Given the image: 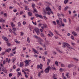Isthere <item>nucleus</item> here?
I'll use <instances>...</instances> for the list:
<instances>
[{"mask_svg": "<svg viewBox=\"0 0 79 79\" xmlns=\"http://www.w3.org/2000/svg\"><path fill=\"white\" fill-rule=\"evenodd\" d=\"M63 44V45H62V47H63V48H65L66 46L67 47V50H69V49H70V48H71V49H73V50H74V49H73L71 46H70V45H69L67 43H64Z\"/></svg>", "mask_w": 79, "mask_h": 79, "instance_id": "obj_1", "label": "nucleus"}, {"mask_svg": "<svg viewBox=\"0 0 79 79\" xmlns=\"http://www.w3.org/2000/svg\"><path fill=\"white\" fill-rule=\"evenodd\" d=\"M50 69H52L51 67H50V66L48 67L47 68L45 69L44 71L45 72V73H48L49 72V71Z\"/></svg>", "mask_w": 79, "mask_h": 79, "instance_id": "obj_2", "label": "nucleus"}, {"mask_svg": "<svg viewBox=\"0 0 79 79\" xmlns=\"http://www.w3.org/2000/svg\"><path fill=\"white\" fill-rule=\"evenodd\" d=\"M31 61V60H27L24 61L25 64H26L25 65V66H29V62H30Z\"/></svg>", "mask_w": 79, "mask_h": 79, "instance_id": "obj_3", "label": "nucleus"}, {"mask_svg": "<svg viewBox=\"0 0 79 79\" xmlns=\"http://www.w3.org/2000/svg\"><path fill=\"white\" fill-rule=\"evenodd\" d=\"M34 30L37 34V35H39L40 34V31H39V29L38 28L35 29Z\"/></svg>", "mask_w": 79, "mask_h": 79, "instance_id": "obj_4", "label": "nucleus"}, {"mask_svg": "<svg viewBox=\"0 0 79 79\" xmlns=\"http://www.w3.org/2000/svg\"><path fill=\"white\" fill-rule=\"evenodd\" d=\"M2 39L5 40V41H6V42H8V39H7V37H5L4 36H3L2 37Z\"/></svg>", "mask_w": 79, "mask_h": 79, "instance_id": "obj_5", "label": "nucleus"}, {"mask_svg": "<svg viewBox=\"0 0 79 79\" xmlns=\"http://www.w3.org/2000/svg\"><path fill=\"white\" fill-rule=\"evenodd\" d=\"M46 11H52V10H51V9L50 8V7H49L46 8Z\"/></svg>", "mask_w": 79, "mask_h": 79, "instance_id": "obj_6", "label": "nucleus"}, {"mask_svg": "<svg viewBox=\"0 0 79 79\" xmlns=\"http://www.w3.org/2000/svg\"><path fill=\"white\" fill-rule=\"evenodd\" d=\"M73 66H74L73 64H69L68 65V68H71Z\"/></svg>", "mask_w": 79, "mask_h": 79, "instance_id": "obj_7", "label": "nucleus"}, {"mask_svg": "<svg viewBox=\"0 0 79 79\" xmlns=\"http://www.w3.org/2000/svg\"><path fill=\"white\" fill-rule=\"evenodd\" d=\"M11 48H9L8 49H7L6 50L5 52H10V51H11Z\"/></svg>", "mask_w": 79, "mask_h": 79, "instance_id": "obj_8", "label": "nucleus"}, {"mask_svg": "<svg viewBox=\"0 0 79 79\" xmlns=\"http://www.w3.org/2000/svg\"><path fill=\"white\" fill-rule=\"evenodd\" d=\"M72 34H73V35H74V36L77 35V33H76V32H75V31L72 32Z\"/></svg>", "mask_w": 79, "mask_h": 79, "instance_id": "obj_9", "label": "nucleus"}, {"mask_svg": "<svg viewBox=\"0 0 79 79\" xmlns=\"http://www.w3.org/2000/svg\"><path fill=\"white\" fill-rule=\"evenodd\" d=\"M50 60L49 59H48V62H47V64L48 66L49 65V63H50Z\"/></svg>", "mask_w": 79, "mask_h": 79, "instance_id": "obj_10", "label": "nucleus"}, {"mask_svg": "<svg viewBox=\"0 0 79 79\" xmlns=\"http://www.w3.org/2000/svg\"><path fill=\"white\" fill-rule=\"evenodd\" d=\"M41 73H43V70L41 71L40 72H39L38 73V76L40 77V76H41Z\"/></svg>", "mask_w": 79, "mask_h": 79, "instance_id": "obj_11", "label": "nucleus"}, {"mask_svg": "<svg viewBox=\"0 0 79 79\" xmlns=\"http://www.w3.org/2000/svg\"><path fill=\"white\" fill-rule=\"evenodd\" d=\"M11 26L13 27H15V24H13V23L12 22L11 23Z\"/></svg>", "mask_w": 79, "mask_h": 79, "instance_id": "obj_12", "label": "nucleus"}, {"mask_svg": "<svg viewBox=\"0 0 79 79\" xmlns=\"http://www.w3.org/2000/svg\"><path fill=\"white\" fill-rule=\"evenodd\" d=\"M28 14L29 16H32V13L31 12H28Z\"/></svg>", "mask_w": 79, "mask_h": 79, "instance_id": "obj_13", "label": "nucleus"}, {"mask_svg": "<svg viewBox=\"0 0 79 79\" xmlns=\"http://www.w3.org/2000/svg\"><path fill=\"white\" fill-rule=\"evenodd\" d=\"M38 39V40L39 41V42H44V40H43L41 39L40 38H39Z\"/></svg>", "mask_w": 79, "mask_h": 79, "instance_id": "obj_14", "label": "nucleus"}, {"mask_svg": "<svg viewBox=\"0 0 79 79\" xmlns=\"http://www.w3.org/2000/svg\"><path fill=\"white\" fill-rule=\"evenodd\" d=\"M0 22L2 23V22H4L5 23V20H3L2 19H0Z\"/></svg>", "mask_w": 79, "mask_h": 79, "instance_id": "obj_15", "label": "nucleus"}, {"mask_svg": "<svg viewBox=\"0 0 79 79\" xmlns=\"http://www.w3.org/2000/svg\"><path fill=\"white\" fill-rule=\"evenodd\" d=\"M56 75L55 74H53V79L54 78H55L56 77Z\"/></svg>", "mask_w": 79, "mask_h": 79, "instance_id": "obj_16", "label": "nucleus"}, {"mask_svg": "<svg viewBox=\"0 0 79 79\" xmlns=\"http://www.w3.org/2000/svg\"><path fill=\"white\" fill-rule=\"evenodd\" d=\"M59 20L61 24V25L62 24V19L61 18H59Z\"/></svg>", "mask_w": 79, "mask_h": 79, "instance_id": "obj_17", "label": "nucleus"}, {"mask_svg": "<svg viewBox=\"0 0 79 79\" xmlns=\"http://www.w3.org/2000/svg\"><path fill=\"white\" fill-rule=\"evenodd\" d=\"M68 2V0H65L64 2V4H67Z\"/></svg>", "mask_w": 79, "mask_h": 79, "instance_id": "obj_18", "label": "nucleus"}, {"mask_svg": "<svg viewBox=\"0 0 79 79\" xmlns=\"http://www.w3.org/2000/svg\"><path fill=\"white\" fill-rule=\"evenodd\" d=\"M35 4H32V7L33 8V9L34 8H35L34 7V6H35Z\"/></svg>", "mask_w": 79, "mask_h": 79, "instance_id": "obj_19", "label": "nucleus"}, {"mask_svg": "<svg viewBox=\"0 0 79 79\" xmlns=\"http://www.w3.org/2000/svg\"><path fill=\"white\" fill-rule=\"evenodd\" d=\"M12 30H13L14 31H16V28L15 27V28H12Z\"/></svg>", "mask_w": 79, "mask_h": 79, "instance_id": "obj_20", "label": "nucleus"}, {"mask_svg": "<svg viewBox=\"0 0 79 79\" xmlns=\"http://www.w3.org/2000/svg\"><path fill=\"white\" fill-rule=\"evenodd\" d=\"M56 23H57L58 25H60V21H59L58 20H57Z\"/></svg>", "mask_w": 79, "mask_h": 79, "instance_id": "obj_21", "label": "nucleus"}, {"mask_svg": "<svg viewBox=\"0 0 79 79\" xmlns=\"http://www.w3.org/2000/svg\"><path fill=\"white\" fill-rule=\"evenodd\" d=\"M32 49L33 50V51H34L35 53H37V51L36 50H35V49L34 48H32Z\"/></svg>", "mask_w": 79, "mask_h": 79, "instance_id": "obj_22", "label": "nucleus"}, {"mask_svg": "<svg viewBox=\"0 0 79 79\" xmlns=\"http://www.w3.org/2000/svg\"><path fill=\"white\" fill-rule=\"evenodd\" d=\"M33 9V11H34V12H35V13H37V10H36V9L35 8H34Z\"/></svg>", "mask_w": 79, "mask_h": 79, "instance_id": "obj_23", "label": "nucleus"}, {"mask_svg": "<svg viewBox=\"0 0 79 79\" xmlns=\"http://www.w3.org/2000/svg\"><path fill=\"white\" fill-rule=\"evenodd\" d=\"M23 65H24V64H23V63H20V66L21 67H22V66H23Z\"/></svg>", "mask_w": 79, "mask_h": 79, "instance_id": "obj_24", "label": "nucleus"}, {"mask_svg": "<svg viewBox=\"0 0 79 79\" xmlns=\"http://www.w3.org/2000/svg\"><path fill=\"white\" fill-rule=\"evenodd\" d=\"M43 27H44V28H47V25L45 24H43Z\"/></svg>", "mask_w": 79, "mask_h": 79, "instance_id": "obj_25", "label": "nucleus"}, {"mask_svg": "<svg viewBox=\"0 0 79 79\" xmlns=\"http://www.w3.org/2000/svg\"><path fill=\"white\" fill-rule=\"evenodd\" d=\"M27 41L28 42V43H30V40H29V37L27 38Z\"/></svg>", "mask_w": 79, "mask_h": 79, "instance_id": "obj_26", "label": "nucleus"}, {"mask_svg": "<svg viewBox=\"0 0 79 79\" xmlns=\"http://www.w3.org/2000/svg\"><path fill=\"white\" fill-rule=\"evenodd\" d=\"M25 10H29V8H27V6H26L25 8Z\"/></svg>", "mask_w": 79, "mask_h": 79, "instance_id": "obj_27", "label": "nucleus"}, {"mask_svg": "<svg viewBox=\"0 0 79 79\" xmlns=\"http://www.w3.org/2000/svg\"><path fill=\"white\" fill-rule=\"evenodd\" d=\"M55 64H56V66H58V63L57 61H56L55 62Z\"/></svg>", "mask_w": 79, "mask_h": 79, "instance_id": "obj_28", "label": "nucleus"}, {"mask_svg": "<svg viewBox=\"0 0 79 79\" xmlns=\"http://www.w3.org/2000/svg\"><path fill=\"white\" fill-rule=\"evenodd\" d=\"M38 17H39L40 18H41L42 19H43V17H42V16L40 15H39V16Z\"/></svg>", "mask_w": 79, "mask_h": 79, "instance_id": "obj_29", "label": "nucleus"}, {"mask_svg": "<svg viewBox=\"0 0 79 79\" xmlns=\"http://www.w3.org/2000/svg\"><path fill=\"white\" fill-rule=\"evenodd\" d=\"M24 70L25 71H28V72H29V70L27 69H25Z\"/></svg>", "mask_w": 79, "mask_h": 79, "instance_id": "obj_30", "label": "nucleus"}, {"mask_svg": "<svg viewBox=\"0 0 79 79\" xmlns=\"http://www.w3.org/2000/svg\"><path fill=\"white\" fill-rule=\"evenodd\" d=\"M61 6H59L58 10H61Z\"/></svg>", "mask_w": 79, "mask_h": 79, "instance_id": "obj_31", "label": "nucleus"}, {"mask_svg": "<svg viewBox=\"0 0 79 79\" xmlns=\"http://www.w3.org/2000/svg\"><path fill=\"white\" fill-rule=\"evenodd\" d=\"M49 34H51V35H53V33H52V32H51V31H49Z\"/></svg>", "mask_w": 79, "mask_h": 79, "instance_id": "obj_32", "label": "nucleus"}, {"mask_svg": "<svg viewBox=\"0 0 79 79\" xmlns=\"http://www.w3.org/2000/svg\"><path fill=\"white\" fill-rule=\"evenodd\" d=\"M52 23L54 25H56V23L55 22V21H53L52 22Z\"/></svg>", "mask_w": 79, "mask_h": 79, "instance_id": "obj_33", "label": "nucleus"}, {"mask_svg": "<svg viewBox=\"0 0 79 79\" xmlns=\"http://www.w3.org/2000/svg\"><path fill=\"white\" fill-rule=\"evenodd\" d=\"M43 61H45V57L43 56Z\"/></svg>", "mask_w": 79, "mask_h": 79, "instance_id": "obj_34", "label": "nucleus"}, {"mask_svg": "<svg viewBox=\"0 0 79 79\" xmlns=\"http://www.w3.org/2000/svg\"><path fill=\"white\" fill-rule=\"evenodd\" d=\"M41 35L42 36V37H45V35H44V34H43L42 33H41Z\"/></svg>", "mask_w": 79, "mask_h": 79, "instance_id": "obj_35", "label": "nucleus"}, {"mask_svg": "<svg viewBox=\"0 0 79 79\" xmlns=\"http://www.w3.org/2000/svg\"><path fill=\"white\" fill-rule=\"evenodd\" d=\"M68 6L65 7L64 8L65 11H66V10H67V9H68Z\"/></svg>", "mask_w": 79, "mask_h": 79, "instance_id": "obj_36", "label": "nucleus"}, {"mask_svg": "<svg viewBox=\"0 0 79 79\" xmlns=\"http://www.w3.org/2000/svg\"><path fill=\"white\" fill-rule=\"evenodd\" d=\"M69 73H68L67 74H66V76H67V77L68 78H69V76L68 75Z\"/></svg>", "mask_w": 79, "mask_h": 79, "instance_id": "obj_37", "label": "nucleus"}, {"mask_svg": "<svg viewBox=\"0 0 79 79\" xmlns=\"http://www.w3.org/2000/svg\"><path fill=\"white\" fill-rule=\"evenodd\" d=\"M18 26L19 27V26H21V23L20 22H19L18 23Z\"/></svg>", "mask_w": 79, "mask_h": 79, "instance_id": "obj_38", "label": "nucleus"}, {"mask_svg": "<svg viewBox=\"0 0 79 79\" xmlns=\"http://www.w3.org/2000/svg\"><path fill=\"white\" fill-rule=\"evenodd\" d=\"M74 60H76V61H79V60L77 59H76V58H73Z\"/></svg>", "mask_w": 79, "mask_h": 79, "instance_id": "obj_39", "label": "nucleus"}, {"mask_svg": "<svg viewBox=\"0 0 79 79\" xmlns=\"http://www.w3.org/2000/svg\"><path fill=\"white\" fill-rule=\"evenodd\" d=\"M22 72L23 73H24V74L25 75H26V72H25V71H24V70H23V71L22 70Z\"/></svg>", "mask_w": 79, "mask_h": 79, "instance_id": "obj_40", "label": "nucleus"}, {"mask_svg": "<svg viewBox=\"0 0 79 79\" xmlns=\"http://www.w3.org/2000/svg\"><path fill=\"white\" fill-rule=\"evenodd\" d=\"M34 37H35V38H36V39H39V38L38 37V36H37L35 35H34Z\"/></svg>", "mask_w": 79, "mask_h": 79, "instance_id": "obj_41", "label": "nucleus"}, {"mask_svg": "<svg viewBox=\"0 0 79 79\" xmlns=\"http://www.w3.org/2000/svg\"><path fill=\"white\" fill-rule=\"evenodd\" d=\"M71 39H72L73 40H74V37H73V36L72 35L71 36Z\"/></svg>", "mask_w": 79, "mask_h": 79, "instance_id": "obj_42", "label": "nucleus"}, {"mask_svg": "<svg viewBox=\"0 0 79 79\" xmlns=\"http://www.w3.org/2000/svg\"><path fill=\"white\" fill-rule=\"evenodd\" d=\"M6 63V61H5V60H4L3 62V64H5Z\"/></svg>", "mask_w": 79, "mask_h": 79, "instance_id": "obj_43", "label": "nucleus"}, {"mask_svg": "<svg viewBox=\"0 0 79 79\" xmlns=\"http://www.w3.org/2000/svg\"><path fill=\"white\" fill-rule=\"evenodd\" d=\"M14 41L16 42V43H19V42H18L17 40H15Z\"/></svg>", "mask_w": 79, "mask_h": 79, "instance_id": "obj_44", "label": "nucleus"}, {"mask_svg": "<svg viewBox=\"0 0 79 79\" xmlns=\"http://www.w3.org/2000/svg\"><path fill=\"white\" fill-rule=\"evenodd\" d=\"M13 11L14 12H16L17 11V10L15 9Z\"/></svg>", "mask_w": 79, "mask_h": 79, "instance_id": "obj_45", "label": "nucleus"}, {"mask_svg": "<svg viewBox=\"0 0 79 79\" xmlns=\"http://www.w3.org/2000/svg\"><path fill=\"white\" fill-rule=\"evenodd\" d=\"M13 75L12 73H10L9 74V77H11V76Z\"/></svg>", "mask_w": 79, "mask_h": 79, "instance_id": "obj_46", "label": "nucleus"}, {"mask_svg": "<svg viewBox=\"0 0 79 79\" xmlns=\"http://www.w3.org/2000/svg\"><path fill=\"white\" fill-rule=\"evenodd\" d=\"M63 20L65 23H66V19H64Z\"/></svg>", "mask_w": 79, "mask_h": 79, "instance_id": "obj_47", "label": "nucleus"}, {"mask_svg": "<svg viewBox=\"0 0 79 79\" xmlns=\"http://www.w3.org/2000/svg\"><path fill=\"white\" fill-rule=\"evenodd\" d=\"M42 26V24H41V23H39L38 24L39 27H40V26Z\"/></svg>", "mask_w": 79, "mask_h": 79, "instance_id": "obj_48", "label": "nucleus"}, {"mask_svg": "<svg viewBox=\"0 0 79 79\" xmlns=\"http://www.w3.org/2000/svg\"><path fill=\"white\" fill-rule=\"evenodd\" d=\"M73 74L74 76H75V75H76V72H74L73 73Z\"/></svg>", "mask_w": 79, "mask_h": 79, "instance_id": "obj_49", "label": "nucleus"}, {"mask_svg": "<svg viewBox=\"0 0 79 79\" xmlns=\"http://www.w3.org/2000/svg\"><path fill=\"white\" fill-rule=\"evenodd\" d=\"M24 2L25 3H26V4H27V5L28 4V2H27L26 1H24Z\"/></svg>", "mask_w": 79, "mask_h": 79, "instance_id": "obj_50", "label": "nucleus"}, {"mask_svg": "<svg viewBox=\"0 0 79 79\" xmlns=\"http://www.w3.org/2000/svg\"><path fill=\"white\" fill-rule=\"evenodd\" d=\"M4 16H6H6H7V14H6V13H5L4 14Z\"/></svg>", "mask_w": 79, "mask_h": 79, "instance_id": "obj_51", "label": "nucleus"}, {"mask_svg": "<svg viewBox=\"0 0 79 79\" xmlns=\"http://www.w3.org/2000/svg\"><path fill=\"white\" fill-rule=\"evenodd\" d=\"M6 62H8V58H6Z\"/></svg>", "mask_w": 79, "mask_h": 79, "instance_id": "obj_52", "label": "nucleus"}, {"mask_svg": "<svg viewBox=\"0 0 79 79\" xmlns=\"http://www.w3.org/2000/svg\"><path fill=\"white\" fill-rule=\"evenodd\" d=\"M35 16H36V17H39V15L38 14H36L35 15Z\"/></svg>", "mask_w": 79, "mask_h": 79, "instance_id": "obj_53", "label": "nucleus"}, {"mask_svg": "<svg viewBox=\"0 0 79 79\" xmlns=\"http://www.w3.org/2000/svg\"><path fill=\"white\" fill-rule=\"evenodd\" d=\"M43 17L45 20H46V19H47V17L45 16H44Z\"/></svg>", "mask_w": 79, "mask_h": 79, "instance_id": "obj_54", "label": "nucleus"}, {"mask_svg": "<svg viewBox=\"0 0 79 79\" xmlns=\"http://www.w3.org/2000/svg\"><path fill=\"white\" fill-rule=\"evenodd\" d=\"M46 44H49V42H48V40H46Z\"/></svg>", "mask_w": 79, "mask_h": 79, "instance_id": "obj_55", "label": "nucleus"}, {"mask_svg": "<svg viewBox=\"0 0 79 79\" xmlns=\"http://www.w3.org/2000/svg\"><path fill=\"white\" fill-rule=\"evenodd\" d=\"M47 51H45V52H44V54L45 55H47Z\"/></svg>", "mask_w": 79, "mask_h": 79, "instance_id": "obj_56", "label": "nucleus"}, {"mask_svg": "<svg viewBox=\"0 0 79 79\" xmlns=\"http://www.w3.org/2000/svg\"><path fill=\"white\" fill-rule=\"evenodd\" d=\"M7 45L8 47H10V43H8L7 44Z\"/></svg>", "mask_w": 79, "mask_h": 79, "instance_id": "obj_57", "label": "nucleus"}, {"mask_svg": "<svg viewBox=\"0 0 79 79\" xmlns=\"http://www.w3.org/2000/svg\"><path fill=\"white\" fill-rule=\"evenodd\" d=\"M51 67H52V69H54V65H52L51 66Z\"/></svg>", "mask_w": 79, "mask_h": 79, "instance_id": "obj_58", "label": "nucleus"}, {"mask_svg": "<svg viewBox=\"0 0 79 79\" xmlns=\"http://www.w3.org/2000/svg\"><path fill=\"white\" fill-rule=\"evenodd\" d=\"M18 75H19V76H20V75H21V73L20 72H18Z\"/></svg>", "mask_w": 79, "mask_h": 79, "instance_id": "obj_59", "label": "nucleus"}, {"mask_svg": "<svg viewBox=\"0 0 79 79\" xmlns=\"http://www.w3.org/2000/svg\"><path fill=\"white\" fill-rule=\"evenodd\" d=\"M26 49V47H24L23 48V50L24 51V50H25Z\"/></svg>", "mask_w": 79, "mask_h": 79, "instance_id": "obj_60", "label": "nucleus"}, {"mask_svg": "<svg viewBox=\"0 0 79 79\" xmlns=\"http://www.w3.org/2000/svg\"><path fill=\"white\" fill-rule=\"evenodd\" d=\"M40 65H38L37 66V68H38V69H39V68H40Z\"/></svg>", "mask_w": 79, "mask_h": 79, "instance_id": "obj_61", "label": "nucleus"}, {"mask_svg": "<svg viewBox=\"0 0 79 79\" xmlns=\"http://www.w3.org/2000/svg\"><path fill=\"white\" fill-rule=\"evenodd\" d=\"M47 14H48V15H50V12L49 11H48L47 12Z\"/></svg>", "mask_w": 79, "mask_h": 79, "instance_id": "obj_62", "label": "nucleus"}, {"mask_svg": "<svg viewBox=\"0 0 79 79\" xmlns=\"http://www.w3.org/2000/svg\"><path fill=\"white\" fill-rule=\"evenodd\" d=\"M6 70V69H4L2 70V71H5Z\"/></svg>", "mask_w": 79, "mask_h": 79, "instance_id": "obj_63", "label": "nucleus"}, {"mask_svg": "<svg viewBox=\"0 0 79 79\" xmlns=\"http://www.w3.org/2000/svg\"><path fill=\"white\" fill-rule=\"evenodd\" d=\"M77 31H79V27H78L77 29Z\"/></svg>", "mask_w": 79, "mask_h": 79, "instance_id": "obj_64", "label": "nucleus"}]
</instances>
